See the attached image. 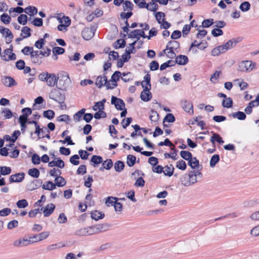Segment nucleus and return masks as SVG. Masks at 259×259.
<instances>
[{
	"label": "nucleus",
	"instance_id": "obj_56",
	"mask_svg": "<svg viewBox=\"0 0 259 259\" xmlns=\"http://www.w3.org/2000/svg\"><path fill=\"white\" fill-rule=\"evenodd\" d=\"M188 175L189 178H190L189 181L191 183V185H192L197 182V178L196 177V175L194 174V171H190Z\"/></svg>",
	"mask_w": 259,
	"mask_h": 259
},
{
	"label": "nucleus",
	"instance_id": "obj_62",
	"mask_svg": "<svg viewBox=\"0 0 259 259\" xmlns=\"http://www.w3.org/2000/svg\"><path fill=\"white\" fill-rule=\"evenodd\" d=\"M79 158V156L78 155H73L70 158V162L74 165H77L79 163V161L77 160Z\"/></svg>",
	"mask_w": 259,
	"mask_h": 259
},
{
	"label": "nucleus",
	"instance_id": "obj_41",
	"mask_svg": "<svg viewBox=\"0 0 259 259\" xmlns=\"http://www.w3.org/2000/svg\"><path fill=\"white\" fill-rule=\"evenodd\" d=\"M125 166L124 163L120 160L117 161L114 164V168L117 172L121 171Z\"/></svg>",
	"mask_w": 259,
	"mask_h": 259
},
{
	"label": "nucleus",
	"instance_id": "obj_26",
	"mask_svg": "<svg viewBox=\"0 0 259 259\" xmlns=\"http://www.w3.org/2000/svg\"><path fill=\"white\" fill-rule=\"evenodd\" d=\"M97 229L98 233L107 231L110 225L108 224H99L95 225Z\"/></svg>",
	"mask_w": 259,
	"mask_h": 259
},
{
	"label": "nucleus",
	"instance_id": "obj_15",
	"mask_svg": "<svg viewBox=\"0 0 259 259\" xmlns=\"http://www.w3.org/2000/svg\"><path fill=\"white\" fill-rule=\"evenodd\" d=\"M55 205L53 203L47 204L44 209V215L45 217L50 215L55 209Z\"/></svg>",
	"mask_w": 259,
	"mask_h": 259
},
{
	"label": "nucleus",
	"instance_id": "obj_45",
	"mask_svg": "<svg viewBox=\"0 0 259 259\" xmlns=\"http://www.w3.org/2000/svg\"><path fill=\"white\" fill-rule=\"evenodd\" d=\"M102 163L104 168L106 170H110L113 165V163L111 159H107L104 161H103Z\"/></svg>",
	"mask_w": 259,
	"mask_h": 259
},
{
	"label": "nucleus",
	"instance_id": "obj_30",
	"mask_svg": "<svg viewBox=\"0 0 259 259\" xmlns=\"http://www.w3.org/2000/svg\"><path fill=\"white\" fill-rule=\"evenodd\" d=\"M232 115L233 118H237L240 120H245L246 118V114L242 111H237L236 112L233 113Z\"/></svg>",
	"mask_w": 259,
	"mask_h": 259
},
{
	"label": "nucleus",
	"instance_id": "obj_36",
	"mask_svg": "<svg viewBox=\"0 0 259 259\" xmlns=\"http://www.w3.org/2000/svg\"><path fill=\"white\" fill-rule=\"evenodd\" d=\"M105 73L103 76H98L96 78L95 84L99 89H101L103 86H105V84H104V75H105Z\"/></svg>",
	"mask_w": 259,
	"mask_h": 259
},
{
	"label": "nucleus",
	"instance_id": "obj_9",
	"mask_svg": "<svg viewBox=\"0 0 259 259\" xmlns=\"http://www.w3.org/2000/svg\"><path fill=\"white\" fill-rule=\"evenodd\" d=\"M242 38L240 37L233 38L224 44V47H225L227 51H228L234 48L238 42L242 41Z\"/></svg>",
	"mask_w": 259,
	"mask_h": 259
},
{
	"label": "nucleus",
	"instance_id": "obj_61",
	"mask_svg": "<svg viewBox=\"0 0 259 259\" xmlns=\"http://www.w3.org/2000/svg\"><path fill=\"white\" fill-rule=\"evenodd\" d=\"M211 34L214 37H218L222 35L223 34V31L220 28H215L211 30Z\"/></svg>",
	"mask_w": 259,
	"mask_h": 259
},
{
	"label": "nucleus",
	"instance_id": "obj_38",
	"mask_svg": "<svg viewBox=\"0 0 259 259\" xmlns=\"http://www.w3.org/2000/svg\"><path fill=\"white\" fill-rule=\"evenodd\" d=\"M220 160V156L218 154L213 155L210 158L209 162L210 166L213 167L215 166Z\"/></svg>",
	"mask_w": 259,
	"mask_h": 259
},
{
	"label": "nucleus",
	"instance_id": "obj_27",
	"mask_svg": "<svg viewBox=\"0 0 259 259\" xmlns=\"http://www.w3.org/2000/svg\"><path fill=\"white\" fill-rule=\"evenodd\" d=\"M106 102L105 99H103L101 101L96 102L94 106L93 107V109L94 111H97L98 109L99 111L104 109V104Z\"/></svg>",
	"mask_w": 259,
	"mask_h": 259
},
{
	"label": "nucleus",
	"instance_id": "obj_48",
	"mask_svg": "<svg viewBox=\"0 0 259 259\" xmlns=\"http://www.w3.org/2000/svg\"><path fill=\"white\" fill-rule=\"evenodd\" d=\"M123 9L124 11H126L127 10H130V11H132L134 5L130 1H125L123 2Z\"/></svg>",
	"mask_w": 259,
	"mask_h": 259
},
{
	"label": "nucleus",
	"instance_id": "obj_53",
	"mask_svg": "<svg viewBox=\"0 0 259 259\" xmlns=\"http://www.w3.org/2000/svg\"><path fill=\"white\" fill-rule=\"evenodd\" d=\"M192 155V153L189 151L183 150L180 152L181 157L186 160L189 161V159L191 158Z\"/></svg>",
	"mask_w": 259,
	"mask_h": 259
},
{
	"label": "nucleus",
	"instance_id": "obj_37",
	"mask_svg": "<svg viewBox=\"0 0 259 259\" xmlns=\"http://www.w3.org/2000/svg\"><path fill=\"white\" fill-rule=\"evenodd\" d=\"M55 182L56 186L59 187H63L66 184L65 179L62 177H57L55 178Z\"/></svg>",
	"mask_w": 259,
	"mask_h": 259
},
{
	"label": "nucleus",
	"instance_id": "obj_32",
	"mask_svg": "<svg viewBox=\"0 0 259 259\" xmlns=\"http://www.w3.org/2000/svg\"><path fill=\"white\" fill-rule=\"evenodd\" d=\"M233 101L231 98L228 97L222 101V106L224 108H230L233 107Z\"/></svg>",
	"mask_w": 259,
	"mask_h": 259
},
{
	"label": "nucleus",
	"instance_id": "obj_19",
	"mask_svg": "<svg viewBox=\"0 0 259 259\" xmlns=\"http://www.w3.org/2000/svg\"><path fill=\"white\" fill-rule=\"evenodd\" d=\"M48 166L49 167L57 166L59 168H63L65 166V164L62 159L59 158L57 161L53 160L49 162Z\"/></svg>",
	"mask_w": 259,
	"mask_h": 259
},
{
	"label": "nucleus",
	"instance_id": "obj_23",
	"mask_svg": "<svg viewBox=\"0 0 259 259\" xmlns=\"http://www.w3.org/2000/svg\"><path fill=\"white\" fill-rule=\"evenodd\" d=\"M91 214L92 219L95 220V221H98L100 219H102L104 218L105 216L104 213L98 210H95L94 211H92Z\"/></svg>",
	"mask_w": 259,
	"mask_h": 259
},
{
	"label": "nucleus",
	"instance_id": "obj_47",
	"mask_svg": "<svg viewBox=\"0 0 259 259\" xmlns=\"http://www.w3.org/2000/svg\"><path fill=\"white\" fill-rule=\"evenodd\" d=\"M250 8V4L247 1H245L242 3L240 6L239 9L242 12H246L248 11Z\"/></svg>",
	"mask_w": 259,
	"mask_h": 259
},
{
	"label": "nucleus",
	"instance_id": "obj_17",
	"mask_svg": "<svg viewBox=\"0 0 259 259\" xmlns=\"http://www.w3.org/2000/svg\"><path fill=\"white\" fill-rule=\"evenodd\" d=\"M3 80V84L8 87H12L17 84L14 79L11 76H5Z\"/></svg>",
	"mask_w": 259,
	"mask_h": 259
},
{
	"label": "nucleus",
	"instance_id": "obj_43",
	"mask_svg": "<svg viewBox=\"0 0 259 259\" xmlns=\"http://www.w3.org/2000/svg\"><path fill=\"white\" fill-rule=\"evenodd\" d=\"M53 56L52 58H54V56H56L57 55H62L64 53L65 49L63 48L60 47H55L53 48Z\"/></svg>",
	"mask_w": 259,
	"mask_h": 259
},
{
	"label": "nucleus",
	"instance_id": "obj_58",
	"mask_svg": "<svg viewBox=\"0 0 259 259\" xmlns=\"http://www.w3.org/2000/svg\"><path fill=\"white\" fill-rule=\"evenodd\" d=\"M75 234L79 236H84L88 235L87 228H81L77 230Z\"/></svg>",
	"mask_w": 259,
	"mask_h": 259
},
{
	"label": "nucleus",
	"instance_id": "obj_10",
	"mask_svg": "<svg viewBox=\"0 0 259 259\" xmlns=\"http://www.w3.org/2000/svg\"><path fill=\"white\" fill-rule=\"evenodd\" d=\"M39 51L33 50V51H31L30 52V58L33 64H38V65H40L42 63V61L40 59L42 57H39V55L41 54H39Z\"/></svg>",
	"mask_w": 259,
	"mask_h": 259
},
{
	"label": "nucleus",
	"instance_id": "obj_28",
	"mask_svg": "<svg viewBox=\"0 0 259 259\" xmlns=\"http://www.w3.org/2000/svg\"><path fill=\"white\" fill-rule=\"evenodd\" d=\"M165 170L163 172L165 176L171 177L174 174L175 168L172 164H170L169 165H166L165 167Z\"/></svg>",
	"mask_w": 259,
	"mask_h": 259
},
{
	"label": "nucleus",
	"instance_id": "obj_35",
	"mask_svg": "<svg viewBox=\"0 0 259 259\" xmlns=\"http://www.w3.org/2000/svg\"><path fill=\"white\" fill-rule=\"evenodd\" d=\"M12 172V169L9 166H0V176L9 175Z\"/></svg>",
	"mask_w": 259,
	"mask_h": 259
},
{
	"label": "nucleus",
	"instance_id": "obj_54",
	"mask_svg": "<svg viewBox=\"0 0 259 259\" xmlns=\"http://www.w3.org/2000/svg\"><path fill=\"white\" fill-rule=\"evenodd\" d=\"M213 23L214 21L213 19H205L202 22L201 27L203 28H207L211 26L213 24ZM199 27H201V26H200Z\"/></svg>",
	"mask_w": 259,
	"mask_h": 259
},
{
	"label": "nucleus",
	"instance_id": "obj_51",
	"mask_svg": "<svg viewBox=\"0 0 259 259\" xmlns=\"http://www.w3.org/2000/svg\"><path fill=\"white\" fill-rule=\"evenodd\" d=\"M121 75V73L119 71H115L111 75V81L113 82H117L119 80Z\"/></svg>",
	"mask_w": 259,
	"mask_h": 259
},
{
	"label": "nucleus",
	"instance_id": "obj_20",
	"mask_svg": "<svg viewBox=\"0 0 259 259\" xmlns=\"http://www.w3.org/2000/svg\"><path fill=\"white\" fill-rule=\"evenodd\" d=\"M24 12L29 15V16H34L36 15L38 11L36 7L34 6H28L25 9Z\"/></svg>",
	"mask_w": 259,
	"mask_h": 259
},
{
	"label": "nucleus",
	"instance_id": "obj_55",
	"mask_svg": "<svg viewBox=\"0 0 259 259\" xmlns=\"http://www.w3.org/2000/svg\"><path fill=\"white\" fill-rule=\"evenodd\" d=\"M176 167L179 169L184 170L187 168V164L185 161L180 160L177 162Z\"/></svg>",
	"mask_w": 259,
	"mask_h": 259
},
{
	"label": "nucleus",
	"instance_id": "obj_42",
	"mask_svg": "<svg viewBox=\"0 0 259 259\" xmlns=\"http://www.w3.org/2000/svg\"><path fill=\"white\" fill-rule=\"evenodd\" d=\"M126 42L123 39H118L115 42L114 47L115 49L123 48L125 46Z\"/></svg>",
	"mask_w": 259,
	"mask_h": 259
},
{
	"label": "nucleus",
	"instance_id": "obj_39",
	"mask_svg": "<svg viewBox=\"0 0 259 259\" xmlns=\"http://www.w3.org/2000/svg\"><path fill=\"white\" fill-rule=\"evenodd\" d=\"M22 33L21 36H23V38H27L31 36V29L27 27L24 26L22 28Z\"/></svg>",
	"mask_w": 259,
	"mask_h": 259
},
{
	"label": "nucleus",
	"instance_id": "obj_40",
	"mask_svg": "<svg viewBox=\"0 0 259 259\" xmlns=\"http://www.w3.org/2000/svg\"><path fill=\"white\" fill-rule=\"evenodd\" d=\"M28 174L34 178H38L40 175L39 170L36 168H30L28 171Z\"/></svg>",
	"mask_w": 259,
	"mask_h": 259
},
{
	"label": "nucleus",
	"instance_id": "obj_3",
	"mask_svg": "<svg viewBox=\"0 0 259 259\" xmlns=\"http://www.w3.org/2000/svg\"><path fill=\"white\" fill-rule=\"evenodd\" d=\"M60 24L58 26L57 29L59 31H66L67 27L71 24L70 17H56Z\"/></svg>",
	"mask_w": 259,
	"mask_h": 259
},
{
	"label": "nucleus",
	"instance_id": "obj_31",
	"mask_svg": "<svg viewBox=\"0 0 259 259\" xmlns=\"http://www.w3.org/2000/svg\"><path fill=\"white\" fill-rule=\"evenodd\" d=\"M103 160V158L101 156L93 155L90 161L94 163V166L96 167L99 164L102 163Z\"/></svg>",
	"mask_w": 259,
	"mask_h": 259
},
{
	"label": "nucleus",
	"instance_id": "obj_6",
	"mask_svg": "<svg viewBox=\"0 0 259 259\" xmlns=\"http://www.w3.org/2000/svg\"><path fill=\"white\" fill-rule=\"evenodd\" d=\"M111 103L114 105L115 107L118 110H122L125 108V103L123 100L114 96L111 97Z\"/></svg>",
	"mask_w": 259,
	"mask_h": 259
},
{
	"label": "nucleus",
	"instance_id": "obj_50",
	"mask_svg": "<svg viewBox=\"0 0 259 259\" xmlns=\"http://www.w3.org/2000/svg\"><path fill=\"white\" fill-rule=\"evenodd\" d=\"M16 205L19 208H24L28 206V203L25 199L18 200L16 203Z\"/></svg>",
	"mask_w": 259,
	"mask_h": 259
},
{
	"label": "nucleus",
	"instance_id": "obj_44",
	"mask_svg": "<svg viewBox=\"0 0 259 259\" xmlns=\"http://www.w3.org/2000/svg\"><path fill=\"white\" fill-rule=\"evenodd\" d=\"M55 112L52 110H48L44 111L43 116L49 120L52 119L55 116Z\"/></svg>",
	"mask_w": 259,
	"mask_h": 259
},
{
	"label": "nucleus",
	"instance_id": "obj_5",
	"mask_svg": "<svg viewBox=\"0 0 259 259\" xmlns=\"http://www.w3.org/2000/svg\"><path fill=\"white\" fill-rule=\"evenodd\" d=\"M180 104L185 112L193 114V106L191 101L183 99L180 101Z\"/></svg>",
	"mask_w": 259,
	"mask_h": 259
},
{
	"label": "nucleus",
	"instance_id": "obj_33",
	"mask_svg": "<svg viewBox=\"0 0 259 259\" xmlns=\"http://www.w3.org/2000/svg\"><path fill=\"white\" fill-rule=\"evenodd\" d=\"M136 162V157L134 155L129 154L127 156L126 164L129 167H132Z\"/></svg>",
	"mask_w": 259,
	"mask_h": 259
},
{
	"label": "nucleus",
	"instance_id": "obj_29",
	"mask_svg": "<svg viewBox=\"0 0 259 259\" xmlns=\"http://www.w3.org/2000/svg\"><path fill=\"white\" fill-rule=\"evenodd\" d=\"M110 81H111L108 80L107 76L104 75V84L107 90H112L117 86V82L110 83Z\"/></svg>",
	"mask_w": 259,
	"mask_h": 259
},
{
	"label": "nucleus",
	"instance_id": "obj_46",
	"mask_svg": "<svg viewBox=\"0 0 259 259\" xmlns=\"http://www.w3.org/2000/svg\"><path fill=\"white\" fill-rule=\"evenodd\" d=\"M56 185L52 181H48L46 182V185L44 184L42 186L43 189L47 190H53L56 188Z\"/></svg>",
	"mask_w": 259,
	"mask_h": 259
},
{
	"label": "nucleus",
	"instance_id": "obj_59",
	"mask_svg": "<svg viewBox=\"0 0 259 259\" xmlns=\"http://www.w3.org/2000/svg\"><path fill=\"white\" fill-rule=\"evenodd\" d=\"M2 114H4V116L6 119H10L13 116L12 111L9 108H5L2 112Z\"/></svg>",
	"mask_w": 259,
	"mask_h": 259
},
{
	"label": "nucleus",
	"instance_id": "obj_52",
	"mask_svg": "<svg viewBox=\"0 0 259 259\" xmlns=\"http://www.w3.org/2000/svg\"><path fill=\"white\" fill-rule=\"evenodd\" d=\"M176 120V118L174 115L171 113H168L166 115L163 120V123H164L165 121L168 122L172 123L175 122Z\"/></svg>",
	"mask_w": 259,
	"mask_h": 259
},
{
	"label": "nucleus",
	"instance_id": "obj_57",
	"mask_svg": "<svg viewBox=\"0 0 259 259\" xmlns=\"http://www.w3.org/2000/svg\"><path fill=\"white\" fill-rule=\"evenodd\" d=\"M114 200L117 201V200H118V198L117 197L109 196L107 198L106 201L105 202V204L107 206H109L110 205L114 206V204L116 202L114 201Z\"/></svg>",
	"mask_w": 259,
	"mask_h": 259
},
{
	"label": "nucleus",
	"instance_id": "obj_21",
	"mask_svg": "<svg viewBox=\"0 0 259 259\" xmlns=\"http://www.w3.org/2000/svg\"><path fill=\"white\" fill-rule=\"evenodd\" d=\"M82 36L85 40H88L91 39L94 36V34L92 32V30H90L89 28H84L81 32Z\"/></svg>",
	"mask_w": 259,
	"mask_h": 259
},
{
	"label": "nucleus",
	"instance_id": "obj_14",
	"mask_svg": "<svg viewBox=\"0 0 259 259\" xmlns=\"http://www.w3.org/2000/svg\"><path fill=\"white\" fill-rule=\"evenodd\" d=\"M227 51L226 47H224V45L219 46L217 47L213 48L211 50V55L213 56H219L222 53H224Z\"/></svg>",
	"mask_w": 259,
	"mask_h": 259
},
{
	"label": "nucleus",
	"instance_id": "obj_1",
	"mask_svg": "<svg viewBox=\"0 0 259 259\" xmlns=\"http://www.w3.org/2000/svg\"><path fill=\"white\" fill-rule=\"evenodd\" d=\"M59 90L56 89H53L49 94V98L59 104H62L65 100V95L61 93Z\"/></svg>",
	"mask_w": 259,
	"mask_h": 259
},
{
	"label": "nucleus",
	"instance_id": "obj_63",
	"mask_svg": "<svg viewBox=\"0 0 259 259\" xmlns=\"http://www.w3.org/2000/svg\"><path fill=\"white\" fill-rule=\"evenodd\" d=\"M145 183V181H144L143 178L141 177L136 180L134 185L136 187H143L144 186Z\"/></svg>",
	"mask_w": 259,
	"mask_h": 259
},
{
	"label": "nucleus",
	"instance_id": "obj_7",
	"mask_svg": "<svg viewBox=\"0 0 259 259\" xmlns=\"http://www.w3.org/2000/svg\"><path fill=\"white\" fill-rule=\"evenodd\" d=\"M180 44L178 41L176 40H170L168 42L166 45V48L163 50V52L166 53V51L167 50H169L168 53H173L174 50L180 48Z\"/></svg>",
	"mask_w": 259,
	"mask_h": 259
},
{
	"label": "nucleus",
	"instance_id": "obj_25",
	"mask_svg": "<svg viewBox=\"0 0 259 259\" xmlns=\"http://www.w3.org/2000/svg\"><path fill=\"white\" fill-rule=\"evenodd\" d=\"M258 204H259V199H253L247 200L243 203L244 206L247 208L253 207Z\"/></svg>",
	"mask_w": 259,
	"mask_h": 259
},
{
	"label": "nucleus",
	"instance_id": "obj_64",
	"mask_svg": "<svg viewBox=\"0 0 259 259\" xmlns=\"http://www.w3.org/2000/svg\"><path fill=\"white\" fill-rule=\"evenodd\" d=\"M87 172V167L85 165H80L76 171L77 175H84Z\"/></svg>",
	"mask_w": 259,
	"mask_h": 259
},
{
	"label": "nucleus",
	"instance_id": "obj_4",
	"mask_svg": "<svg viewBox=\"0 0 259 259\" xmlns=\"http://www.w3.org/2000/svg\"><path fill=\"white\" fill-rule=\"evenodd\" d=\"M141 85L144 89L141 93L140 98L143 101L148 102L150 101L152 97V94L150 92L151 88H150V87L148 86H145V84H144V81L141 82Z\"/></svg>",
	"mask_w": 259,
	"mask_h": 259
},
{
	"label": "nucleus",
	"instance_id": "obj_18",
	"mask_svg": "<svg viewBox=\"0 0 259 259\" xmlns=\"http://www.w3.org/2000/svg\"><path fill=\"white\" fill-rule=\"evenodd\" d=\"M145 25V27H144L142 29H137V32L138 37H142L143 38H147V35H145L144 31L148 30L149 29V25L146 23H140V27H143V26Z\"/></svg>",
	"mask_w": 259,
	"mask_h": 259
},
{
	"label": "nucleus",
	"instance_id": "obj_49",
	"mask_svg": "<svg viewBox=\"0 0 259 259\" xmlns=\"http://www.w3.org/2000/svg\"><path fill=\"white\" fill-rule=\"evenodd\" d=\"M190 178L188 177V175H185L181 178V182L182 184L186 187H189L191 186V183L189 181Z\"/></svg>",
	"mask_w": 259,
	"mask_h": 259
},
{
	"label": "nucleus",
	"instance_id": "obj_60",
	"mask_svg": "<svg viewBox=\"0 0 259 259\" xmlns=\"http://www.w3.org/2000/svg\"><path fill=\"white\" fill-rule=\"evenodd\" d=\"M62 246H63V245H62L61 243H58L49 245L47 247L46 249L47 251H51L53 250H55L57 248H60Z\"/></svg>",
	"mask_w": 259,
	"mask_h": 259
},
{
	"label": "nucleus",
	"instance_id": "obj_24",
	"mask_svg": "<svg viewBox=\"0 0 259 259\" xmlns=\"http://www.w3.org/2000/svg\"><path fill=\"white\" fill-rule=\"evenodd\" d=\"M25 9L21 7H17L15 8H11L9 10V14L11 15L12 13L16 12L20 15L19 16H27L26 14H23L22 13L24 12Z\"/></svg>",
	"mask_w": 259,
	"mask_h": 259
},
{
	"label": "nucleus",
	"instance_id": "obj_8",
	"mask_svg": "<svg viewBox=\"0 0 259 259\" xmlns=\"http://www.w3.org/2000/svg\"><path fill=\"white\" fill-rule=\"evenodd\" d=\"M70 82V79L68 75L65 80L60 79L59 80L58 84H57V88L60 90L67 91Z\"/></svg>",
	"mask_w": 259,
	"mask_h": 259
},
{
	"label": "nucleus",
	"instance_id": "obj_22",
	"mask_svg": "<svg viewBox=\"0 0 259 259\" xmlns=\"http://www.w3.org/2000/svg\"><path fill=\"white\" fill-rule=\"evenodd\" d=\"M42 183V182L40 179H37L33 180L30 184L29 185V190H33L38 188H39Z\"/></svg>",
	"mask_w": 259,
	"mask_h": 259
},
{
	"label": "nucleus",
	"instance_id": "obj_2",
	"mask_svg": "<svg viewBox=\"0 0 259 259\" xmlns=\"http://www.w3.org/2000/svg\"><path fill=\"white\" fill-rule=\"evenodd\" d=\"M255 66V63L249 60L243 61L239 63L238 70L240 72H250Z\"/></svg>",
	"mask_w": 259,
	"mask_h": 259
},
{
	"label": "nucleus",
	"instance_id": "obj_13",
	"mask_svg": "<svg viewBox=\"0 0 259 259\" xmlns=\"http://www.w3.org/2000/svg\"><path fill=\"white\" fill-rule=\"evenodd\" d=\"M130 17H120L119 18L120 25L124 32L128 33L129 31V24L128 19Z\"/></svg>",
	"mask_w": 259,
	"mask_h": 259
},
{
	"label": "nucleus",
	"instance_id": "obj_16",
	"mask_svg": "<svg viewBox=\"0 0 259 259\" xmlns=\"http://www.w3.org/2000/svg\"><path fill=\"white\" fill-rule=\"evenodd\" d=\"M188 58L186 56L183 55L177 56L175 60V63L180 65H185L188 62Z\"/></svg>",
	"mask_w": 259,
	"mask_h": 259
},
{
	"label": "nucleus",
	"instance_id": "obj_12",
	"mask_svg": "<svg viewBox=\"0 0 259 259\" xmlns=\"http://www.w3.org/2000/svg\"><path fill=\"white\" fill-rule=\"evenodd\" d=\"M25 174L23 172L17 173L11 175L9 178L10 183H19L24 179Z\"/></svg>",
	"mask_w": 259,
	"mask_h": 259
},
{
	"label": "nucleus",
	"instance_id": "obj_34",
	"mask_svg": "<svg viewBox=\"0 0 259 259\" xmlns=\"http://www.w3.org/2000/svg\"><path fill=\"white\" fill-rule=\"evenodd\" d=\"M121 75H122L121 79L125 82L130 81L133 79L134 75L130 72H128L127 73L123 72L121 73Z\"/></svg>",
	"mask_w": 259,
	"mask_h": 259
},
{
	"label": "nucleus",
	"instance_id": "obj_11",
	"mask_svg": "<svg viewBox=\"0 0 259 259\" xmlns=\"http://www.w3.org/2000/svg\"><path fill=\"white\" fill-rule=\"evenodd\" d=\"M59 77L54 73H49L47 78V83L49 87H53L57 85Z\"/></svg>",
	"mask_w": 259,
	"mask_h": 259
}]
</instances>
